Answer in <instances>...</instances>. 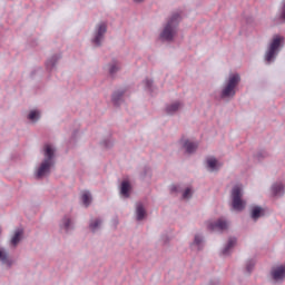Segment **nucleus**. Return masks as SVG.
Here are the masks:
<instances>
[{
    "label": "nucleus",
    "instance_id": "nucleus-1",
    "mask_svg": "<svg viewBox=\"0 0 285 285\" xmlns=\"http://www.w3.org/2000/svg\"><path fill=\"white\" fill-rule=\"evenodd\" d=\"M43 157L45 158L36 173V177L38 179H43L46 175H50V170L52 166H55V159L57 157V147L52 144H45Z\"/></svg>",
    "mask_w": 285,
    "mask_h": 285
},
{
    "label": "nucleus",
    "instance_id": "nucleus-2",
    "mask_svg": "<svg viewBox=\"0 0 285 285\" xmlns=\"http://www.w3.org/2000/svg\"><path fill=\"white\" fill-rule=\"evenodd\" d=\"M179 23H181V13H171L159 35L160 41H166L167 43L175 41V37L179 32Z\"/></svg>",
    "mask_w": 285,
    "mask_h": 285
},
{
    "label": "nucleus",
    "instance_id": "nucleus-3",
    "mask_svg": "<svg viewBox=\"0 0 285 285\" xmlns=\"http://www.w3.org/2000/svg\"><path fill=\"white\" fill-rule=\"evenodd\" d=\"M239 83H242V76L239 73L229 75L228 79L225 80L219 98L227 101L235 99Z\"/></svg>",
    "mask_w": 285,
    "mask_h": 285
},
{
    "label": "nucleus",
    "instance_id": "nucleus-4",
    "mask_svg": "<svg viewBox=\"0 0 285 285\" xmlns=\"http://www.w3.org/2000/svg\"><path fill=\"white\" fill-rule=\"evenodd\" d=\"M279 48H284V37L274 36L268 47V50L265 53V61L267 63H273V61H275L277 55H279Z\"/></svg>",
    "mask_w": 285,
    "mask_h": 285
},
{
    "label": "nucleus",
    "instance_id": "nucleus-5",
    "mask_svg": "<svg viewBox=\"0 0 285 285\" xmlns=\"http://www.w3.org/2000/svg\"><path fill=\"white\" fill-rule=\"evenodd\" d=\"M232 208L242 213L246 208V202H244V191L242 186L235 185L232 189Z\"/></svg>",
    "mask_w": 285,
    "mask_h": 285
},
{
    "label": "nucleus",
    "instance_id": "nucleus-6",
    "mask_svg": "<svg viewBox=\"0 0 285 285\" xmlns=\"http://www.w3.org/2000/svg\"><path fill=\"white\" fill-rule=\"evenodd\" d=\"M106 32H108V24L106 22H100L97 24L94 38L91 40L96 48H101V41H104Z\"/></svg>",
    "mask_w": 285,
    "mask_h": 285
},
{
    "label": "nucleus",
    "instance_id": "nucleus-7",
    "mask_svg": "<svg viewBox=\"0 0 285 285\" xmlns=\"http://www.w3.org/2000/svg\"><path fill=\"white\" fill-rule=\"evenodd\" d=\"M207 230H228V222L224 218H218L216 222L207 223Z\"/></svg>",
    "mask_w": 285,
    "mask_h": 285
},
{
    "label": "nucleus",
    "instance_id": "nucleus-8",
    "mask_svg": "<svg viewBox=\"0 0 285 285\" xmlns=\"http://www.w3.org/2000/svg\"><path fill=\"white\" fill-rule=\"evenodd\" d=\"M119 193L121 197L128 199L130 197V193H132V184H130V179L125 178L119 185Z\"/></svg>",
    "mask_w": 285,
    "mask_h": 285
},
{
    "label": "nucleus",
    "instance_id": "nucleus-9",
    "mask_svg": "<svg viewBox=\"0 0 285 285\" xmlns=\"http://www.w3.org/2000/svg\"><path fill=\"white\" fill-rule=\"evenodd\" d=\"M126 92V89H118L111 94V104L115 106V108H119V106L124 104V96Z\"/></svg>",
    "mask_w": 285,
    "mask_h": 285
},
{
    "label": "nucleus",
    "instance_id": "nucleus-10",
    "mask_svg": "<svg viewBox=\"0 0 285 285\" xmlns=\"http://www.w3.org/2000/svg\"><path fill=\"white\" fill-rule=\"evenodd\" d=\"M24 229L22 227H19L14 230L11 239H10V245L13 248H17L19 246V244H21V240L23 239V235H24Z\"/></svg>",
    "mask_w": 285,
    "mask_h": 285
},
{
    "label": "nucleus",
    "instance_id": "nucleus-11",
    "mask_svg": "<svg viewBox=\"0 0 285 285\" xmlns=\"http://www.w3.org/2000/svg\"><path fill=\"white\" fill-rule=\"evenodd\" d=\"M272 279L274 282H284L285 278V265L274 267L271 272Z\"/></svg>",
    "mask_w": 285,
    "mask_h": 285
},
{
    "label": "nucleus",
    "instance_id": "nucleus-12",
    "mask_svg": "<svg viewBox=\"0 0 285 285\" xmlns=\"http://www.w3.org/2000/svg\"><path fill=\"white\" fill-rule=\"evenodd\" d=\"M108 75L115 79V75L121 70V63L117 59H112L109 63H107Z\"/></svg>",
    "mask_w": 285,
    "mask_h": 285
},
{
    "label": "nucleus",
    "instance_id": "nucleus-13",
    "mask_svg": "<svg viewBox=\"0 0 285 285\" xmlns=\"http://www.w3.org/2000/svg\"><path fill=\"white\" fill-rule=\"evenodd\" d=\"M180 144L183 146V148H185L187 155H193V153L197 151V148H199V145H197V142H193L188 139H180Z\"/></svg>",
    "mask_w": 285,
    "mask_h": 285
},
{
    "label": "nucleus",
    "instance_id": "nucleus-14",
    "mask_svg": "<svg viewBox=\"0 0 285 285\" xmlns=\"http://www.w3.org/2000/svg\"><path fill=\"white\" fill-rule=\"evenodd\" d=\"M267 213V209L264 207H259V206H254L252 207L250 210V218L253 219V222H257V219H259V217H265Z\"/></svg>",
    "mask_w": 285,
    "mask_h": 285
},
{
    "label": "nucleus",
    "instance_id": "nucleus-15",
    "mask_svg": "<svg viewBox=\"0 0 285 285\" xmlns=\"http://www.w3.org/2000/svg\"><path fill=\"white\" fill-rule=\"evenodd\" d=\"M59 59H61V55L59 53H55L52 57H50L47 61H46V68L48 70V72H52V70H55L57 62L59 61Z\"/></svg>",
    "mask_w": 285,
    "mask_h": 285
},
{
    "label": "nucleus",
    "instance_id": "nucleus-16",
    "mask_svg": "<svg viewBox=\"0 0 285 285\" xmlns=\"http://www.w3.org/2000/svg\"><path fill=\"white\" fill-rule=\"evenodd\" d=\"M234 246H237V238L236 237H229L227 240V244L222 250V255L228 256L230 255Z\"/></svg>",
    "mask_w": 285,
    "mask_h": 285
},
{
    "label": "nucleus",
    "instance_id": "nucleus-17",
    "mask_svg": "<svg viewBox=\"0 0 285 285\" xmlns=\"http://www.w3.org/2000/svg\"><path fill=\"white\" fill-rule=\"evenodd\" d=\"M136 215H137V222H142V219H146L147 212L142 203H137Z\"/></svg>",
    "mask_w": 285,
    "mask_h": 285
},
{
    "label": "nucleus",
    "instance_id": "nucleus-18",
    "mask_svg": "<svg viewBox=\"0 0 285 285\" xmlns=\"http://www.w3.org/2000/svg\"><path fill=\"white\" fill-rule=\"evenodd\" d=\"M272 193L274 197H284V184L282 183H276L272 186Z\"/></svg>",
    "mask_w": 285,
    "mask_h": 285
},
{
    "label": "nucleus",
    "instance_id": "nucleus-19",
    "mask_svg": "<svg viewBox=\"0 0 285 285\" xmlns=\"http://www.w3.org/2000/svg\"><path fill=\"white\" fill-rule=\"evenodd\" d=\"M0 262L1 264H6L9 268L12 266V261L8 257V252L3 247H0Z\"/></svg>",
    "mask_w": 285,
    "mask_h": 285
},
{
    "label": "nucleus",
    "instance_id": "nucleus-20",
    "mask_svg": "<svg viewBox=\"0 0 285 285\" xmlns=\"http://www.w3.org/2000/svg\"><path fill=\"white\" fill-rule=\"evenodd\" d=\"M101 224H104V220L101 218L91 219L89 223V229L91 233H97L101 228Z\"/></svg>",
    "mask_w": 285,
    "mask_h": 285
},
{
    "label": "nucleus",
    "instance_id": "nucleus-21",
    "mask_svg": "<svg viewBox=\"0 0 285 285\" xmlns=\"http://www.w3.org/2000/svg\"><path fill=\"white\" fill-rule=\"evenodd\" d=\"M27 119L33 124H37V121L41 119V112L37 109H33L28 114Z\"/></svg>",
    "mask_w": 285,
    "mask_h": 285
},
{
    "label": "nucleus",
    "instance_id": "nucleus-22",
    "mask_svg": "<svg viewBox=\"0 0 285 285\" xmlns=\"http://www.w3.org/2000/svg\"><path fill=\"white\" fill-rule=\"evenodd\" d=\"M219 161L216 158H208L207 159V168L213 173L215 170H219Z\"/></svg>",
    "mask_w": 285,
    "mask_h": 285
},
{
    "label": "nucleus",
    "instance_id": "nucleus-23",
    "mask_svg": "<svg viewBox=\"0 0 285 285\" xmlns=\"http://www.w3.org/2000/svg\"><path fill=\"white\" fill-rule=\"evenodd\" d=\"M204 244V236L202 234H196L194 236V242L191 246H197L198 250H202Z\"/></svg>",
    "mask_w": 285,
    "mask_h": 285
},
{
    "label": "nucleus",
    "instance_id": "nucleus-24",
    "mask_svg": "<svg viewBox=\"0 0 285 285\" xmlns=\"http://www.w3.org/2000/svg\"><path fill=\"white\" fill-rule=\"evenodd\" d=\"M81 202L86 208L92 204V195H90V191H85L81 196Z\"/></svg>",
    "mask_w": 285,
    "mask_h": 285
},
{
    "label": "nucleus",
    "instance_id": "nucleus-25",
    "mask_svg": "<svg viewBox=\"0 0 285 285\" xmlns=\"http://www.w3.org/2000/svg\"><path fill=\"white\" fill-rule=\"evenodd\" d=\"M179 106H181L179 102H174L171 105H168L166 107L167 115H175V112H177V110H179Z\"/></svg>",
    "mask_w": 285,
    "mask_h": 285
},
{
    "label": "nucleus",
    "instance_id": "nucleus-26",
    "mask_svg": "<svg viewBox=\"0 0 285 285\" xmlns=\"http://www.w3.org/2000/svg\"><path fill=\"white\" fill-rule=\"evenodd\" d=\"M255 159H257L258 161H264V159L271 157V154H268V151L261 149L256 153V155L254 156Z\"/></svg>",
    "mask_w": 285,
    "mask_h": 285
},
{
    "label": "nucleus",
    "instance_id": "nucleus-27",
    "mask_svg": "<svg viewBox=\"0 0 285 285\" xmlns=\"http://www.w3.org/2000/svg\"><path fill=\"white\" fill-rule=\"evenodd\" d=\"M70 226H72V219L65 216L62 218V225H60V227L65 228L66 233H68V230H70Z\"/></svg>",
    "mask_w": 285,
    "mask_h": 285
},
{
    "label": "nucleus",
    "instance_id": "nucleus-28",
    "mask_svg": "<svg viewBox=\"0 0 285 285\" xmlns=\"http://www.w3.org/2000/svg\"><path fill=\"white\" fill-rule=\"evenodd\" d=\"M100 145L102 146V148L110 150V148L115 146V141H112V139L110 138H106L100 142Z\"/></svg>",
    "mask_w": 285,
    "mask_h": 285
},
{
    "label": "nucleus",
    "instance_id": "nucleus-29",
    "mask_svg": "<svg viewBox=\"0 0 285 285\" xmlns=\"http://www.w3.org/2000/svg\"><path fill=\"white\" fill-rule=\"evenodd\" d=\"M151 175H153V170L148 166H145L142 168V171L140 173L141 179H146V177H151Z\"/></svg>",
    "mask_w": 285,
    "mask_h": 285
},
{
    "label": "nucleus",
    "instance_id": "nucleus-30",
    "mask_svg": "<svg viewBox=\"0 0 285 285\" xmlns=\"http://www.w3.org/2000/svg\"><path fill=\"white\" fill-rule=\"evenodd\" d=\"M255 264H256L255 259L247 261L245 269L249 275L250 273H253V268H255Z\"/></svg>",
    "mask_w": 285,
    "mask_h": 285
},
{
    "label": "nucleus",
    "instance_id": "nucleus-31",
    "mask_svg": "<svg viewBox=\"0 0 285 285\" xmlns=\"http://www.w3.org/2000/svg\"><path fill=\"white\" fill-rule=\"evenodd\" d=\"M193 197V189L187 187L183 193V199H190Z\"/></svg>",
    "mask_w": 285,
    "mask_h": 285
},
{
    "label": "nucleus",
    "instance_id": "nucleus-32",
    "mask_svg": "<svg viewBox=\"0 0 285 285\" xmlns=\"http://www.w3.org/2000/svg\"><path fill=\"white\" fill-rule=\"evenodd\" d=\"M153 83H154V81L150 79L145 80V86H146L147 90H149V92H153Z\"/></svg>",
    "mask_w": 285,
    "mask_h": 285
},
{
    "label": "nucleus",
    "instance_id": "nucleus-33",
    "mask_svg": "<svg viewBox=\"0 0 285 285\" xmlns=\"http://www.w3.org/2000/svg\"><path fill=\"white\" fill-rule=\"evenodd\" d=\"M281 19H283V21H285V0H284L282 12H281Z\"/></svg>",
    "mask_w": 285,
    "mask_h": 285
},
{
    "label": "nucleus",
    "instance_id": "nucleus-34",
    "mask_svg": "<svg viewBox=\"0 0 285 285\" xmlns=\"http://www.w3.org/2000/svg\"><path fill=\"white\" fill-rule=\"evenodd\" d=\"M179 186L177 185H173L171 188H170V193H179Z\"/></svg>",
    "mask_w": 285,
    "mask_h": 285
},
{
    "label": "nucleus",
    "instance_id": "nucleus-35",
    "mask_svg": "<svg viewBox=\"0 0 285 285\" xmlns=\"http://www.w3.org/2000/svg\"><path fill=\"white\" fill-rule=\"evenodd\" d=\"M161 239H163V244H168V242H170V237H168V235H163Z\"/></svg>",
    "mask_w": 285,
    "mask_h": 285
},
{
    "label": "nucleus",
    "instance_id": "nucleus-36",
    "mask_svg": "<svg viewBox=\"0 0 285 285\" xmlns=\"http://www.w3.org/2000/svg\"><path fill=\"white\" fill-rule=\"evenodd\" d=\"M39 70H41V68H37L35 70L31 71V77H35V75H37V72H39Z\"/></svg>",
    "mask_w": 285,
    "mask_h": 285
},
{
    "label": "nucleus",
    "instance_id": "nucleus-37",
    "mask_svg": "<svg viewBox=\"0 0 285 285\" xmlns=\"http://www.w3.org/2000/svg\"><path fill=\"white\" fill-rule=\"evenodd\" d=\"M135 3H142L144 0H134Z\"/></svg>",
    "mask_w": 285,
    "mask_h": 285
},
{
    "label": "nucleus",
    "instance_id": "nucleus-38",
    "mask_svg": "<svg viewBox=\"0 0 285 285\" xmlns=\"http://www.w3.org/2000/svg\"><path fill=\"white\" fill-rule=\"evenodd\" d=\"M0 234H1V229H0Z\"/></svg>",
    "mask_w": 285,
    "mask_h": 285
}]
</instances>
